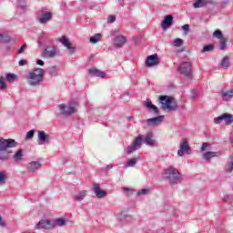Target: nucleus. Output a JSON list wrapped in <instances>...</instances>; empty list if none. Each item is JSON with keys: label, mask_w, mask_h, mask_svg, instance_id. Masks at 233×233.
Returning <instances> with one entry per match:
<instances>
[{"label": "nucleus", "mask_w": 233, "mask_h": 233, "mask_svg": "<svg viewBox=\"0 0 233 233\" xmlns=\"http://www.w3.org/2000/svg\"><path fill=\"white\" fill-rule=\"evenodd\" d=\"M219 66L223 70H228V66H230V58L228 57V56H226L222 58L219 63Z\"/></svg>", "instance_id": "5701e85b"}, {"label": "nucleus", "mask_w": 233, "mask_h": 233, "mask_svg": "<svg viewBox=\"0 0 233 233\" xmlns=\"http://www.w3.org/2000/svg\"><path fill=\"white\" fill-rule=\"evenodd\" d=\"M145 106H147V108H148L149 110H153L155 114H159V108H157V106L152 104V101H150V98H147L146 100Z\"/></svg>", "instance_id": "b1692460"}, {"label": "nucleus", "mask_w": 233, "mask_h": 233, "mask_svg": "<svg viewBox=\"0 0 233 233\" xmlns=\"http://www.w3.org/2000/svg\"><path fill=\"white\" fill-rule=\"evenodd\" d=\"M54 230L56 228V224L54 223V220H50L48 218H45L40 220L35 226V230Z\"/></svg>", "instance_id": "39448f33"}, {"label": "nucleus", "mask_w": 233, "mask_h": 233, "mask_svg": "<svg viewBox=\"0 0 233 233\" xmlns=\"http://www.w3.org/2000/svg\"><path fill=\"white\" fill-rule=\"evenodd\" d=\"M6 179H8V176L5 175V172H0V185H5L6 183Z\"/></svg>", "instance_id": "e433bc0d"}, {"label": "nucleus", "mask_w": 233, "mask_h": 233, "mask_svg": "<svg viewBox=\"0 0 233 233\" xmlns=\"http://www.w3.org/2000/svg\"><path fill=\"white\" fill-rule=\"evenodd\" d=\"M201 152H205L206 150H210V144L204 142L200 148Z\"/></svg>", "instance_id": "49530a36"}, {"label": "nucleus", "mask_w": 233, "mask_h": 233, "mask_svg": "<svg viewBox=\"0 0 233 233\" xmlns=\"http://www.w3.org/2000/svg\"><path fill=\"white\" fill-rule=\"evenodd\" d=\"M86 196H88V191L80 190L73 196V199L74 201L81 202L85 199V198H86Z\"/></svg>", "instance_id": "a211bd4d"}, {"label": "nucleus", "mask_w": 233, "mask_h": 233, "mask_svg": "<svg viewBox=\"0 0 233 233\" xmlns=\"http://www.w3.org/2000/svg\"><path fill=\"white\" fill-rule=\"evenodd\" d=\"M116 48H122L123 46L127 44V36L117 35L114 39Z\"/></svg>", "instance_id": "2eb2a0df"}, {"label": "nucleus", "mask_w": 233, "mask_h": 233, "mask_svg": "<svg viewBox=\"0 0 233 233\" xmlns=\"http://www.w3.org/2000/svg\"><path fill=\"white\" fill-rule=\"evenodd\" d=\"M0 88L1 90H6V82L3 76L0 77Z\"/></svg>", "instance_id": "37998d69"}, {"label": "nucleus", "mask_w": 233, "mask_h": 233, "mask_svg": "<svg viewBox=\"0 0 233 233\" xmlns=\"http://www.w3.org/2000/svg\"><path fill=\"white\" fill-rule=\"evenodd\" d=\"M150 188H143L137 191V196H148Z\"/></svg>", "instance_id": "4c0bfd02"}, {"label": "nucleus", "mask_w": 233, "mask_h": 233, "mask_svg": "<svg viewBox=\"0 0 233 233\" xmlns=\"http://www.w3.org/2000/svg\"><path fill=\"white\" fill-rule=\"evenodd\" d=\"M23 156V149H18L13 156V159L15 163H21Z\"/></svg>", "instance_id": "a878e982"}, {"label": "nucleus", "mask_w": 233, "mask_h": 233, "mask_svg": "<svg viewBox=\"0 0 233 233\" xmlns=\"http://www.w3.org/2000/svg\"><path fill=\"white\" fill-rule=\"evenodd\" d=\"M36 65H40V66H45V62H43V60H41V59H38L36 61Z\"/></svg>", "instance_id": "5fc2aeb1"}, {"label": "nucleus", "mask_w": 233, "mask_h": 233, "mask_svg": "<svg viewBox=\"0 0 233 233\" xmlns=\"http://www.w3.org/2000/svg\"><path fill=\"white\" fill-rule=\"evenodd\" d=\"M210 2L208 0H197L195 3H193V6L195 8H203L204 6H207Z\"/></svg>", "instance_id": "393cba45"}, {"label": "nucleus", "mask_w": 233, "mask_h": 233, "mask_svg": "<svg viewBox=\"0 0 233 233\" xmlns=\"http://www.w3.org/2000/svg\"><path fill=\"white\" fill-rule=\"evenodd\" d=\"M226 123V125H232L233 123V115L228 113H224L221 116L214 118V123L219 125V123Z\"/></svg>", "instance_id": "1a4fd4ad"}, {"label": "nucleus", "mask_w": 233, "mask_h": 233, "mask_svg": "<svg viewBox=\"0 0 233 233\" xmlns=\"http://www.w3.org/2000/svg\"><path fill=\"white\" fill-rule=\"evenodd\" d=\"M174 46L179 47L183 46V39L181 38H176L173 42Z\"/></svg>", "instance_id": "79ce46f5"}, {"label": "nucleus", "mask_w": 233, "mask_h": 233, "mask_svg": "<svg viewBox=\"0 0 233 233\" xmlns=\"http://www.w3.org/2000/svg\"><path fill=\"white\" fill-rule=\"evenodd\" d=\"M23 233H30V232H23Z\"/></svg>", "instance_id": "bf43d9fd"}, {"label": "nucleus", "mask_w": 233, "mask_h": 233, "mask_svg": "<svg viewBox=\"0 0 233 233\" xmlns=\"http://www.w3.org/2000/svg\"><path fill=\"white\" fill-rule=\"evenodd\" d=\"M25 50H26V44H24L17 51L16 54H23V52H25Z\"/></svg>", "instance_id": "09e8293b"}, {"label": "nucleus", "mask_w": 233, "mask_h": 233, "mask_svg": "<svg viewBox=\"0 0 233 233\" xmlns=\"http://www.w3.org/2000/svg\"><path fill=\"white\" fill-rule=\"evenodd\" d=\"M50 135L45 133V131H38V140L42 143H50Z\"/></svg>", "instance_id": "412c9836"}, {"label": "nucleus", "mask_w": 233, "mask_h": 233, "mask_svg": "<svg viewBox=\"0 0 233 233\" xmlns=\"http://www.w3.org/2000/svg\"><path fill=\"white\" fill-rule=\"evenodd\" d=\"M59 66H53L49 68V76H56L59 73Z\"/></svg>", "instance_id": "2f4dec72"}, {"label": "nucleus", "mask_w": 233, "mask_h": 233, "mask_svg": "<svg viewBox=\"0 0 233 233\" xmlns=\"http://www.w3.org/2000/svg\"><path fill=\"white\" fill-rule=\"evenodd\" d=\"M214 37H217V39H223V33L219 30H216L213 33Z\"/></svg>", "instance_id": "a18cd8bd"}, {"label": "nucleus", "mask_w": 233, "mask_h": 233, "mask_svg": "<svg viewBox=\"0 0 233 233\" xmlns=\"http://www.w3.org/2000/svg\"><path fill=\"white\" fill-rule=\"evenodd\" d=\"M159 65V56L157 54L150 55L146 59V66L148 68Z\"/></svg>", "instance_id": "9b49d317"}, {"label": "nucleus", "mask_w": 233, "mask_h": 233, "mask_svg": "<svg viewBox=\"0 0 233 233\" xmlns=\"http://www.w3.org/2000/svg\"><path fill=\"white\" fill-rule=\"evenodd\" d=\"M137 161H138V158H137V157H133V158L129 159L127 161V163L126 164L127 168L136 167Z\"/></svg>", "instance_id": "f704fd0d"}, {"label": "nucleus", "mask_w": 233, "mask_h": 233, "mask_svg": "<svg viewBox=\"0 0 233 233\" xmlns=\"http://www.w3.org/2000/svg\"><path fill=\"white\" fill-rule=\"evenodd\" d=\"M11 40L10 35L0 34V43H10Z\"/></svg>", "instance_id": "c9c22d12"}, {"label": "nucleus", "mask_w": 233, "mask_h": 233, "mask_svg": "<svg viewBox=\"0 0 233 233\" xmlns=\"http://www.w3.org/2000/svg\"><path fill=\"white\" fill-rule=\"evenodd\" d=\"M89 76H92L93 77H101L102 79L105 78V72L99 70V69H89Z\"/></svg>", "instance_id": "4be33fe9"}, {"label": "nucleus", "mask_w": 233, "mask_h": 233, "mask_svg": "<svg viewBox=\"0 0 233 233\" xmlns=\"http://www.w3.org/2000/svg\"><path fill=\"white\" fill-rule=\"evenodd\" d=\"M44 77L45 70L35 68L27 73L25 79L29 86H39L43 83Z\"/></svg>", "instance_id": "f257e3e1"}, {"label": "nucleus", "mask_w": 233, "mask_h": 233, "mask_svg": "<svg viewBox=\"0 0 233 233\" xmlns=\"http://www.w3.org/2000/svg\"><path fill=\"white\" fill-rule=\"evenodd\" d=\"M118 5H120V6H123L125 5V1L124 0H117Z\"/></svg>", "instance_id": "6e6d98bb"}, {"label": "nucleus", "mask_w": 233, "mask_h": 233, "mask_svg": "<svg viewBox=\"0 0 233 233\" xmlns=\"http://www.w3.org/2000/svg\"><path fill=\"white\" fill-rule=\"evenodd\" d=\"M35 134V129L28 131L26 136H25V139H27V140L32 139L34 137Z\"/></svg>", "instance_id": "c03bdc74"}, {"label": "nucleus", "mask_w": 233, "mask_h": 233, "mask_svg": "<svg viewBox=\"0 0 233 233\" xmlns=\"http://www.w3.org/2000/svg\"><path fill=\"white\" fill-rule=\"evenodd\" d=\"M164 177L169 181L170 185H179L183 183V175L174 166L165 169Z\"/></svg>", "instance_id": "f03ea898"}, {"label": "nucleus", "mask_w": 233, "mask_h": 233, "mask_svg": "<svg viewBox=\"0 0 233 233\" xmlns=\"http://www.w3.org/2000/svg\"><path fill=\"white\" fill-rule=\"evenodd\" d=\"M124 192H130V188L128 187H123Z\"/></svg>", "instance_id": "4d7b16f0"}, {"label": "nucleus", "mask_w": 233, "mask_h": 233, "mask_svg": "<svg viewBox=\"0 0 233 233\" xmlns=\"http://www.w3.org/2000/svg\"><path fill=\"white\" fill-rule=\"evenodd\" d=\"M116 22V16L115 15H110L107 18V23H115Z\"/></svg>", "instance_id": "3c124183"}, {"label": "nucleus", "mask_w": 233, "mask_h": 233, "mask_svg": "<svg viewBox=\"0 0 233 233\" xmlns=\"http://www.w3.org/2000/svg\"><path fill=\"white\" fill-rule=\"evenodd\" d=\"M5 79L7 83H15V81H17V75L8 73L5 75Z\"/></svg>", "instance_id": "c85d7f7f"}, {"label": "nucleus", "mask_w": 233, "mask_h": 233, "mask_svg": "<svg viewBox=\"0 0 233 233\" xmlns=\"http://www.w3.org/2000/svg\"><path fill=\"white\" fill-rule=\"evenodd\" d=\"M101 37H103V35L101 34H96L95 35H93L89 38V41L93 45H96V43H99V41H101Z\"/></svg>", "instance_id": "7c9ffc66"}, {"label": "nucleus", "mask_w": 233, "mask_h": 233, "mask_svg": "<svg viewBox=\"0 0 233 233\" xmlns=\"http://www.w3.org/2000/svg\"><path fill=\"white\" fill-rule=\"evenodd\" d=\"M25 1L26 0H17L18 8H20V10H25V8H26Z\"/></svg>", "instance_id": "ea45409f"}, {"label": "nucleus", "mask_w": 233, "mask_h": 233, "mask_svg": "<svg viewBox=\"0 0 233 233\" xmlns=\"http://www.w3.org/2000/svg\"><path fill=\"white\" fill-rule=\"evenodd\" d=\"M144 143H146V145H147L148 147H154V145H156V140L152 139V137L147 136L144 138Z\"/></svg>", "instance_id": "72a5a7b5"}, {"label": "nucleus", "mask_w": 233, "mask_h": 233, "mask_svg": "<svg viewBox=\"0 0 233 233\" xmlns=\"http://www.w3.org/2000/svg\"><path fill=\"white\" fill-rule=\"evenodd\" d=\"M132 219V217L128 216V215H121L120 216V221H122V223H127V221H130Z\"/></svg>", "instance_id": "58836bf2"}, {"label": "nucleus", "mask_w": 233, "mask_h": 233, "mask_svg": "<svg viewBox=\"0 0 233 233\" xmlns=\"http://www.w3.org/2000/svg\"><path fill=\"white\" fill-rule=\"evenodd\" d=\"M211 50H214V45L205 46L202 49V52H211Z\"/></svg>", "instance_id": "de8ad7c7"}, {"label": "nucleus", "mask_w": 233, "mask_h": 233, "mask_svg": "<svg viewBox=\"0 0 233 233\" xmlns=\"http://www.w3.org/2000/svg\"><path fill=\"white\" fill-rule=\"evenodd\" d=\"M182 31L184 35H188V32H190V25H188L187 24L182 25Z\"/></svg>", "instance_id": "a19ab883"}, {"label": "nucleus", "mask_w": 233, "mask_h": 233, "mask_svg": "<svg viewBox=\"0 0 233 233\" xmlns=\"http://www.w3.org/2000/svg\"><path fill=\"white\" fill-rule=\"evenodd\" d=\"M233 97V90L230 89L228 91H222V99L223 101H228V99H232Z\"/></svg>", "instance_id": "bb28decb"}, {"label": "nucleus", "mask_w": 233, "mask_h": 233, "mask_svg": "<svg viewBox=\"0 0 233 233\" xmlns=\"http://www.w3.org/2000/svg\"><path fill=\"white\" fill-rule=\"evenodd\" d=\"M112 167H113L110 166V165H107V166L106 167V170H110Z\"/></svg>", "instance_id": "13d9d810"}, {"label": "nucleus", "mask_w": 233, "mask_h": 233, "mask_svg": "<svg viewBox=\"0 0 233 233\" xmlns=\"http://www.w3.org/2000/svg\"><path fill=\"white\" fill-rule=\"evenodd\" d=\"M0 227H6V223H5V220H3V217L0 215Z\"/></svg>", "instance_id": "603ef678"}, {"label": "nucleus", "mask_w": 233, "mask_h": 233, "mask_svg": "<svg viewBox=\"0 0 233 233\" xmlns=\"http://www.w3.org/2000/svg\"><path fill=\"white\" fill-rule=\"evenodd\" d=\"M58 108L62 116H72V114L77 112L76 106L70 105L60 104L58 105Z\"/></svg>", "instance_id": "6e6552de"}, {"label": "nucleus", "mask_w": 233, "mask_h": 233, "mask_svg": "<svg viewBox=\"0 0 233 233\" xmlns=\"http://www.w3.org/2000/svg\"><path fill=\"white\" fill-rule=\"evenodd\" d=\"M93 192L98 199H103V198H106L107 196L106 191L101 189V187H99V184L93 185Z\"/></svg>", "instance_id": "4468645a"}, {"label": "nucleus", "mask_w": 233, "mask_h": 233, "mask_svg": "<svg viewBox=\"0 0 233 233\" xmlns=\"http://www.w3.org/2000/svg\"><path fill=\"white\" fill-rule=\"evenodd\" d=\"M222 201L224 203H228V205H232V207H233V196L232 195H225L222 198Z\"/></svg>", "instance_id": "473e14b6"}, {"label": "nucleus", "mask_w": 233, "mask_h": 233, "mask_svg": "<svg viewBox=\"0 0 233 233\" xmlns=\"http://www.w3.org/2000/svg\"><path fill=\"white\" fill-rule=\"evenodd\" d=\"M49 47H46L43 52V57L52 58L56 57L57 56V49L56 47H53L52 50L48 49Z\"/></svg>", "instance_id": "aec40b11"}, {"label": "nucleus", "mask_w": 233, "mask_h": 233, "mask_svg": "<svg viewBox=\"0 0 233 233\" xmlns=\"http://www.w3.org/2000/svg\"><path fill=\"white\" fill-rule=\"evenodd\" d=\"M159 101L162 105V110H168L169 112H174L177 110V104L174 102L173 97L168 96H160Z\"/></svg>", "instance_id": "20e7f679"}, {"label": "nucleus", "mask_w": 233, "mask_h": 233, "mask_svg": "<svg viewBox=\"0 0 233 233\" xmlns=\"http://www.w3.org/2000/svg\"><path fill=\"white\" fill-rule=\"evenodd\" d=\"M220 50H227V42L220 41Z\"/></svg>", "instance_id": "8fccbe9b"}, {"label": "nucleus", "mask_w": 233, "mask_h": 233, "mask_svg": "<svg viewBox=\"0 0 233 233\" xmlns=\"http://www.w3.org/2000/svg\"><path fill=\"white\" fill-rule=\"evenodd\" d=\"M17 147V142L14 139H5L0 138V161H6L8 159V155H6V150L8 148H15Z\"/></svg>", "instance_id": "7ed1b4c3"}, {"label": "nucleus", "mask_w": 233, "mask_h": 233, "mask_svg": "<svg viewBox=\"0 0 233 233\" xmlns=\"http://www.w3.org/2000/svg\"><path fill=\"white\" fill-rule=\"evenodd\" d=\"M218 156V153L208 151L203 154L202 157L205 159V161H208V159H212V157H216Z\"/></svg>", "instance_id": "cd10ccee"}, {"label": "nucleus", "mask_w": 233, "mask_h": 233, "mask_svg": "<svg viewBox=\"0 0 233 233\" xmlns=\"http://www.w3.org/2000/svg\"><path fill=\"white\" fill-rule=\"evenodd\" d=\"M53 222L55 223V228L56 227H65V225H66V218H56L53 220Z\"/></svg>", "instance_id": "c756f323"}, {"label": "nucleus", "mask_w": 233, "mask_h": 233, "mask_svg": "<svg viewBox=\"0 0 233 233\" xmlns=\"http://www.w3.org/2000/svg\"><path fill=\"white\" fill-rule=\"evenodd\" d=\"M185 154H190V147L188 146V140L183 138L180 142V148L177 151V156L183 157Z\"/></svg>", "instance_id": "9d476101"}, {"label": "nucleus", "mask_w": 233, "mask_h": 233, "mask_svg": "<svg viewBox=\"0 0 233 233\" xmlns=\"http://www.w3.org/2000/svg\"><path fill=\"white\" fill-rule=\"evenodd\" d=\"M58 43H61L67 50L70 51L71 54H74L76 52V46H72V43L66 38V36L63 35L60 38L57 39Z\"/></svg>", "instance_id": "ddd939ff"}, {"label": "nucleus", "mask_w": 233, "mask_h": 233, "mask_svg": "<svg viewBox=\"0 0 233 233\" xmlns=\"http://www.w3.org/2000/svg\"><path fill=\"white\" fill-rule=\"evenodd\" d=\"M18 65H19V66H25V65H26V60H20L18 62Z\"/></svg>", "instance_id": "864d4df0"}, {"label": "nucleus", "mask_w": 233, "mask_h": 233, "mask_svg": "<svg viewBox=\"0 0 233 233\" xmlns=\"http://www.w3.org/2000/svg\"><path fill=\"white\" fill-rule=\"evenodd\" d=\"M141 145H143V136L138 135L133 144L127 147V154L129 155L132 154V152H136V150H139V148H141Z\"/></svg>", "instance_id": "0eeeda50"}, {"label": "nucleus", "mask_w": 233, "mask_h": 233, "mask_svg": "<svg viewBox=\"0 0 233 233\" xmlns=\"http://www.w3.org/2000/svg\"><path fill=\"white\" fill-rule=\"evenodd\" d=\"M52 19V13L50 12H44L40 15L38 21L41 25H46L48 21Z\"/></svg>", "instance_id": "f3484780"}, {"label": "nucleus", "mask_w": 233, "mask_h": 233, "mask_svg": "<svg viewBox=\"0 0 233 233\" xmlns=\"http://www.w3.org/2000/svg\"><path fill=\"white\" fill-rule=\"evenodd\" d=\"M179 74L192 79V64L190 62H183L178 66Z\"/></svg>", "instance_id": "423d86ee"}, {"label": "nucleus", "mask_w": 233, "mask_h": 233, "mask_svg": "<svg viewBox=\"0 0 233 233\" xmlns=\"http://www.w3.org/2000/svg\"><path fill=\"white\" fill-rule=\"evenodd\" d=\"M165 119V116H158L153 118H147L146 120V123L147 127H157L158 125H161L163 123V120Z\"/></svg>", "instance_id": "f8f14e48"}, {"label": "nucleus", "mask_w": 233, "mask_h": 233, "mask_svg": "<svg viewBox=\"0 0 233 233\" xmlns=\"http://www.w3.org/2000/svg\"><path fill=\"white\" fill-rule=\"evenodd\" d=\"M41 163L38 161H32L27 164V170L32 174L35 173L36 170H39Z\"/></svg>", "instance_id": "6ab92c4d"}, {"label": "nucleus", "mask_w": 233, "mask_h": 233, "mask_svg": "<svg viewBox=\"0 0 233 233\" xmlns=\"http://www.w3.org/2000/svg\"><path fill=\"white\" fill-rule=\"evenodd\" d=\"M172 23H174V16H172L171 15H166L161 25L163 30H167V28H169Z\"/></svg>", "instance_id": "dca6fc26"}]
</instances>
